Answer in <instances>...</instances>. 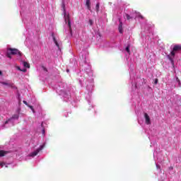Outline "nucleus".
<instances>
[{
    "instance_id": "nucleus-1",
    "label": "nucleus",
    "mask_w": 181,
    "mask_h": 181,
    "mask_svg": "<svg viewBox=\"0 0 181 181\" xmlns=\"http://www.w3.org/2000/svg\"><path fill=\"white\" fill-rule=\"evenodd\" d=\"M178 52H181V45H174L173 50L170 52V54L171 56H173V57H175V56H176V53H177Z\"/></svg>"
},
{
    "instance_id": "nucleus-2",
    "label": "nucleus",
    "mask_w": 181,
    "mask_h": 181,
    "mask_svg": "<svg viewBox=\"0 0 181 181\" xmlns=\"http://www.w3.org/2000/svg\"><path fill=\"white\" fill-rule=\"evenodd\" d=\"M8 51L10 52L11 54H13V55L18 54V56H19L20 57H21L22 56V52H21V51H19V49L16 48H8Z\"/></svg>"
},
{
    "instance_id": "nucleus-3",
    "label": "nucleus",
    "mask_w": 181,
    "mask_h": 181,
    "mask_svg": "<svg viewBox=\"0 0 181 181\" xmlns=\"http://www.w3.org/2000/svg\"><path fill=\"white\" fill-rule=\"evenodd\" d=\"M43 148H45V145L40 146V148L36 149V151L30 153L29 154V156H31L32 158H34V156H36L37 155V153H39V152H40V151H42L43 149Z\"/></svg>"
},
{
    "instance_id": "nucleus-4",
    "label": "nucleus",
    "mask_w": 181,
    "mask_h": 181,
    "mask_svg": "<svg viewBox=\"0 0 181 181\" xmlns=\"http://www.w3.org/2000/svg\"><path fill=\"white\" fill-rule=\"evenodd\" d=\"M64 19H65L66 23H67L68 22V26L69 28V30L71 32V21H70V15L67 14L66 16H65Z\"/></svg>"
},
{
    "instance_id": "nucleus-5",
    "label": "nucleus",
    "mask_w": 181,
    "mask_h": 181,
    "mask_svg": "<svg viewBox=\"0 0 181 181\" xmlns=\"http://www.w3.org/2000/svg\"><path fill=\"white\" fill-rule=\"evenodd\" d=\"M1 84H2L3 86H8V87H10V88H13L14 90H16L18 89V87H16L15 86L14 83H6V82H1Z\"/></svg>"
},
{
    "instance_id": "nucleus-6",
    "label": "nucleus",
    "mask_w": 181,
    "mask_h": 181,
    "mask_svg": "<svg viewBox=\"0 0 181 181\" xmlns=\"http://www.w3.org/2000/svg\"><path fill=\"white\" fill-rule=\"evenodd\" d=\"M144 118L146 119V124L147 125H151V118L149 117V115H147V113H144Z\"/></svg>"
},
{
    "instance_id": "nucleus-7",
    "label": "nucleus",
    "mask_w": 181,
    "mask_h": 181,
    "mask_svg": "<svg viewBox=\"0 0 181 181\" xmlns=\"http://www.w3.org/2000/svg\"><path fill=\"white\" fill-rule=\"evenodd\" d=\"M52 37L54 41V43L57 46L58 49H60V45H59V42H57V40H56V37L54 36V33H52Z\"/></svg>"
},
{
    "instance_id": "nucleus-8",
    "label": "nucleus",
    "mask_w": 181,
    "mask_h": 181,
    "mask_svg": "<svg viewBox=\"0 0 181 181\" xmlns=\"http://www.w3.org/2000/svg\"><path fill=\"white\" fill-rule=\"evenodd\" d=\"M119 33H124V30L122 29V21H121V18H119Z\"/></svg>"
},
{
    "instance_id": "nucleus-9",
    "label": "nucleus",
    "mask_w": 181,
    "mask_h": 181,
    "mask_svg": "<svg viewBox=\"0 0 181 181\" xmlns=\"http://www.w3.org/2000/svg\"><path fill=\"white\" fill-rule=\"evenodd\" d=\"M86 6H87L88 11H91V6L90 4V0H86Z\"/></svg>"
},
{
    "instance_id": "nucleus-10",
    "label": "nucleus",
    "mask_w": 181,
    "mask_h": 181,
    "mask_svg": "<svg viewBox=\"0 0 181 181\" xmlns=\"http://www.w3.org/2000/svg\"><path fill=\"white\" fill-rule=\"evenodd\" d=\"M6 153H8V151H0V158H2V156H4L5 155H6Z\"/></svg>"
},
{
    "instance_id": "nucleus-11",
    "label": "nucleus",
    "mask_w": 181,
    "mask_h": 181,
    "mask_svg": "<svg viewBox=\"0 0 181 181\" xmlns=\"http://www.w3.org/2000/svg\"><path fill=\"white\" fill-rule=\"evenodd\" d=\"M24 67H26L27 69H30V64L26 62H23Z\"/></svg>"
},
{
    "instance_id": "nucleus-12",
    "label": "nucleus",
    "mask_w": 181,
    "mask_h": 181,
    "mask_svg": "<svg viewBox=\"0 0 181 181\" xmlns=\"http://www.w3.org/2000/svg\"><path fill=\"white\" fill-rule=\"evenodd\" d=\"M19 119V115H13L11 117V119Z\"/></svg>"
},
{
    "instance_id": "nucleus-13",
    "label": "nucleus",
    "mask_w": 181,
    "mask_h": 181,
    "mask_svg": "<svg viewBox=\"0 0 181 181\" xmlns=\"http://www.w3.org/2000/svg\"><path fill=\"white\" fill-rule=\"evenodd\" d=\"M125 16H126L127 21H131V19H134V18H132L131 16H129L127 13L125 15Z\"/></svg>"
},
{
    "instance_id": "nucleus-14",
    "label": "nucleus",
    "mask_w": 181,
    "mask_h": 181,
    "mask_svg": "<svg viewBox=\"0 0 181 181\" xmlns=\"http://www.w3.org/2000/svg\"><path fill=\"white\" fill-rule=\"evenodd\" d=\"M12 54H11V52H8L6 53V57L8 58V59H12V56H11Z\"/></svg>"
},
{
    "instance_id": "nucleus-15",
    "label": "nucleus",
    "mask_w": 181,
    "mask_h": 181,
    "mask_svg": "<svg viewBox=\"0 0 181 181\" xmlns=\"http://www.w3.org/2000/svg\"><path fill=\"white\" fill-rule=\"evenodd\" d=\"M99 11H100V4L98 3L96 4V12H99Z\"/></svg>"
},
{
    "instance_id": "nucleus-16",
    "label": "nucleus",
    "mask_w": 181,
    "mask_h": 181,
    "mask_svg": "<svg viewBox=\"0 0 181 181\" xmlns=\"http://www.w3.org/2000/svg\"><path fill=\"white\" fill-rule=\"evenodd\" d=\"M28 107L29 108H30V110H32V111H33V112H35V110L33 109V106L28 105Z\"/></svg>"
},
{
    "instance_id": "nucleus-17",
    "label": "nucleus",
    "mask_w": 181,
    "mask_h": 181,
    "mask_svg": "<svg viewBox=\"0 0 181 181\" xmlns=\"http://www.w3.org/2000/svg\"><path fill=\"white\" fill-rule=\"evenodd\" d=\"M93 20L90 19L89 20V24L90 25V26H93Z\"/></svg>"
},
{
    "instance_id": "nucleus-18",
    "label": "nucleus",
    "mask_w": 181,
    "mask_h": 181,
    "mask_svg": "<svg viewBox=\"0 0 181 181\" xmlns=\"http://www.w3.org/2000/svg\"><path fill=\"white\" fill-rule=\"evenodd\" d=\"M126 52H127V53H129V52H130V51H129V46H127V47H126Z\"/></svg>"
},
{
    "instance_id": "nucleus-19",
    "label": "nucleus",
    "mask_w": 181,
    "mask_h": 181,
    "mask_svg": "<svg viewBox=\"0 0 181 181\" xmlns=\"http://www.w3.org/2000/svg\"><path fill=\"white\" fill-rule=\"evenodd\" d=\"M176 81L180 84V80L179 79V77H176Z\"/></svg>"
},
{
    "instance_id": "nucleus-20",
    "label": "nucleus",
    "mask_w": 181,
    "mask_h": 181,
    "mask_svg": "<svg viewBox=\"0 0 181 181\" xmlns=\"http://www.w3.org/2000/svg\"><path fill=\"white\" fill-rule=\"evenodd\" d=\"M23 104H25V105H27V107H28L29 104H28V102L25 100L23 101Z\"/></svg>"
},
{
    "instance_id": "nucleus-21",
    "label": "nucleus",
    "mask_w": 181,
    "mask_h": 181,
    "mask_svg": "<svg viewBox=\"0 0 181 181\" xmlns=\"http://www.w3.org/2000/svg\"><path fill=\"white\" fill-rule=\"evenodd\" d=\"M158 81H159V80L158 78H156L154 81V84H158Z\"/></svg>"
},
{
    "instance_id": "nucleus-22",
    "label": "nucleus",
    "mask_w": 181,
    "mask_h": 181,
    "mask_svg": "<svg viewBox=\"0 0 181 181\" xmlns=\"http://www.w3.org/2000/svg\"><path fill=\"white\" fill-rule=\"evenodd\" d=\"M11 121V119H8V120H6V122H5V125H6V124H8L9 123V122Z\"/></svg>"
},
{
    "instance_id": "nucleus-23",
    "label": "nucleus",
    "mask_w": 181,
    "mask_h": 181,
    "mask_svg": "<svg viewBox=\"0 0 181 181\" xmlns=\"http://www.w3.org/2000/svg\"><path fill=\"white\" fill-rule=\"evenodd\" d=\"M0 166H1V168H4V166H5V163H0Z\"/></svg>"
},
{
    "instance_id": "nucleus-24",
    "label": "nucleus",
    "mask_w": 181,
    "mask_h": 181,
    "mask_svg": "<svg viewBox=\"0 0 181 181\" xmlns=\"http://www.w3.org/2000/svg\"><path fill=\"white\" fill-rule=\"evenodd\" d=\"M62 8H63V9H64V10H66V5H64V3H62Z\"/></svg>"
},
{
    "instance_id": "nucleus-25",
    "label": "nucleus",
    "mask_w": 181,
    "mask_h": 181,
    "mask_svg": "<svg viewBox=\"0 0 181 181\" xmlns=\"http://www.w3.org/2000/svg\"><path fill=\"white\" fill-rule=\"evenodd\" d=\"M168 59H169V60H170V62H171L172 63H173V59H172V57H170V56H168Z\"/></svg>"
},
{
    "instance_id": "nucleus-26",
    "label": "nucleus",
    "mask_w": 181,
    "mask_h": 181,
    "mask_svg": "<svg viewBox=\"0 0 181 181\" xmlns=\"http://www.w3.org/2000/svg\"><path fill=\"white\" fill-rule=\"evenodd\" d=\"M21 71H23V73H26L27 69H21Z\"/></svg>"
},
{
    "instance_id": "nucleus-27",
    "label": "nucleus",
    "mask_w": 181,
    "mask_h": 181,
    "mask_svg": "<svg viewBox=\"0 0 181 181\" xmlns=\"http://www.w3.org/2000/svg\"><path fill=\"white\" fill-rule=\"evenodd\" d=\"M66 15H67V13H66V10H64V16L65 17L66 16Z\"/></svg>"
},
{
    "instance_id": "nucleus-28",
    "label": "nucleus",
    "mask_w": 181,
    "mask_h": 181,
    "mask_svg": "<svg viewBox=\"0 0 181 181\" xmlns=\"http://www.w3.org/2000/svg\"><path fill=\"white\" fill-rule=\"evenodd\" d=\"M139 18H141V19H144V18L143 17V16L141 15V14L139 15Z\"/></svg>"
},
{
    "instance_id": "nucleus-29",
    "label": "nucleus",
    "mask_w": 181,
    "mask_h": 181,
    "mask_svg": "<svg viewBox=\"0 0 181 181\" xmlns=\"http://www.w3.org/2000/svg\"><path fill=\"white\" fill-rule=\"evenodd\" d=\"M17 69H18V70H19L20 71H21V70H22V69H21V67H19V66H17Z\"/></svg>"
},
{
    "instance_id": "nucleus-30",
    "label": "nucleus",
    "mask_w": 181,
    "mask_h": 181,
    "mask_svg": "<svg viewBox=\"0 0 181 181\" xmlns=\"http://www.w3.org/2000/svg\"><path fill=\"white\" fill-rule=\"evenodd\" d=\"M0 76H2V71H0Z\"/></svg>"
},
{
    "instance_id": "nucleus-31",
    "label": "nucleus",
    "mask_w": 181,
    "mask_h": 181,
    "mask_svg": "<svg viewBox=\"0 0 181 181\" xmlns=\"http://www.w3.org/2000/svg\"><path fill=\"white\" fill-rule=\"evenodd\" d=\"M45 129H42V134H45Z\"/></svg>"
},
{
    "instance_id": "nucleus-32",
    "label": "nucleus",
    "mask_w": 181,
    "mask_h": 181,
    "mask_svg": "<svg viewBox=\"0 0 181 181\" xmlns=\"http://www.w3.org/2000/svg\"><path fill=\"white\" fill-rule=\"evenodd\" d=\"M66 71H67V73H69V69H66Z\"/></svg>"
},
{
    "instance_id": "nucleus-33",
    "label": "nucleus",
    "mask_w": 181,
    "mask_h": 181,
    "mask_svg": "<svg viewBox=\"0 0 181 181\" xmlns=\"http://www.w3.org/2000/svg\"><path fill=\"white\" fill-rule=\"evenodd\" d=\"M46 71H47V69H46V68L44 69Z\"/></svg>"
},
{
    "instance_id": "nucleus-34",
    "label": "nucleus",
    "mask_w": 181,
    "mask_h": 181,
    "mask_svg": "<svg viewBox=\"0 0 181 181\" xmlns=\"http://www.w3.org/2000/svg\"><path fill=\"white\" fill-rule=\"evenodd\" d=\"M6 168H8V165H6Z\"/></svg>"
}]
</instances>
